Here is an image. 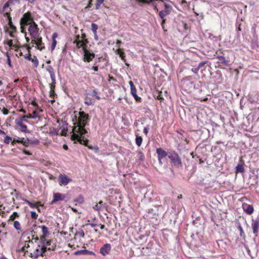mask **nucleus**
Returning <instances> with one entry per match:
<instances>
[{"label": "nucleus", "mask_w": 259, "mask_h": 259, "mask_svg": "<svg viewBox=\"0 0 259 259\" xmlns=\"http://www.w3.org/2000/svg\"><path fill=\"white\" fill-rule=\"evenodd\" d=\"M218 58L220 61L221 63L226 65L227 63V61L226 60L225 58L222 56H218Z\"/></svg>", "instance_id": "nucleus-33"}, {"label": "nucleus", "mask_w": 259, "mask_h": 259, "mask_svg": "<svg viewBox=\"0 0 259 259\" xmlns=\"http://www.w3.org/2000/svg\"><path fill=\"white\" fill-rule=\"evenodd\" d=\"M143 138L142 137L136 135V143L138 147H140L142 143Z\"/></svg>", "instance_id": "nucleus-24"}, {"label": "nucleus", "mask_w": 259, "mask_h": 259, "mask_svg": "<svg viewBox=\"0 0 259 259\" xmlns=\"http://www.w3.org/2000/svg\"><path fill=\"white\" fill-rule=\"evenodd\" d=\"M37 117V114L36 111H33L32 114H29L27 115H24L22 116L20 119L24 121L25 122H27V118H33L35 119Z\"/></svg>", "instance_id": "nucleus-15"}, {"label": "nucleus", "mask_w": 259, "mask_h": 259, "mask_svg": "<svg viewBox=\"0 0 259 259\" xmlns=\"http://www.w3.org/2000/svg\"><path fill=\"white\" fill-rule=\"evenodd\" d=\"M28 30L32 39L37 38L39 36H40L39 28L35 22H31V23L29 25Z\"/></svg>", "instance_id": "nucleus-3"}, {"label": "nucleus", "mask_w": 259, "mask_h": 259, "mask_svg": "<svg viewBox=\"0 0 259 259\" xmlns=\"http://www.w3.org/2000/svg\"><path fill=\"white\" fill-rule=\"evenodd\" d=\"M199 70V69L198 68V67H196V68H193L192 69V71L195 73V74H197L198 73V70Z\"/></svg>", "instance_id": "nucleus-55"}, {"label": "nucleus", "mask_w": 259, "mask_h": 259, "mask_svg": "<svg viewBox=\"0 0 259 259\" xmlns=\"http://www.w3.org/2000/svg\"><path fill=\"white\" fill-rule=\"evenodd\" d=\"M115 53H116V54H117V55H118L119 56V57L121 58V59H122V61H123L124 62L125 61V54L122 51V49H119V48L117 49L116 51H115Z\"/></svg>", "instance_id": "nucleus-21"}, {"label": "nucleus", "mask_w": 259, "mask_h": 259, "mask_svg": "<svg viewBox=\"0 0 259 259\" xmlns=\"http://www.w3.org/2000/svg\"><path fill=\"white\" fill-rule=\"evenodd\" d=\"M74 201V202H77L79 204H81L84 201V198L82 196L80 195L77 198L75 199Z\"/></svg>", "instance_id": "nucleus-28"}, {"label": "nucleus", "mask_w": 259, "mask_h": 259, "mask_svg": "<svg viewBox=\"0 0 259 259\" xmlns=\"http://www.w3.org/2000/svg\"><path fill=\"white\" fill-rule=\"evenodd\" d=\"M131 94L134 95V94L137 93V90L135 86L131 88Z\"/></svg>", "instance_id": "nucleus-48"}, {"label": "nucleus", "mask_w": 259, "mask_h": 259, "mask_svg": "<svg viewBox=\"0 0 259 259\" xmlns=\"http://www.w3.org/2000/svg\"><path fill=\"white\" fill-rule=\"evenodd\" d=\"M40 256H44L43 251H42L40 245L38 244L34 251L30 253V256L33 258H37Z\"/></svg>", "instance_id": "nucleus-9"}, {"label": "nucleus", "mask_w": 259, "mask_h": 259, "mask_svg": "<svg viewBox=\"0 0 259 259\" xmlns=\"http://www.w3.org/2000/svg\"><path fill=\"white\" fill-rule=\"evenodd\" d=\"M56 44H57V41L56 40V39L53 40V42H52V46H51V50L52 51H53L55 49Z\"/></svg>", "instance_id": "nucleus-42"}, {"label": "nucleus", "mask_w": 259, "mask_h": 259, "mask_svg": "<svg viewBox=\"0 0 259 259\" xmlns=\"http://www.w3.org/2000/svg\"><path fill=\"white\" fill-rule=\"evenodd\" d=\"M58 181L60 185H67L72 180L67 177L66 175L61 174L58 177Z\"/></svg>", "instance_id": "nucleus-8"}, {"label": "nucleus", "mask_w": 259, "mask_h": 259, "mask_svg": "<svg viewBox=\"0 0 259 259\" xmlns=\"http://www.w3.org/2000/svg\"><path fill=\"white\" fill-rule=\"evenodd\" d=\"M57 36V34L56 33H54L53 34V40L55 39V38Z\"/></svg>", "instance_id": "nucleus-64"}, {"label": "nucleus", "mask_w": 259, "mask_h": 259, "mask_svg": "<svg viewBox=\"0 0 259 259\" xmlns=\"http://www.w3.org/2000/svg\"><path fill=\"white\" fill-rule=\"evenodd\" d=\"M39 227L41 228L42 230V235H44L45 236H48L50 234V233L48 231L49 229L46 226H39Z\"/></svg>", "instance_id": "nucleus-22"}, {"label": "nucleus", "mask_w": 259, "mask_h": 259, "mask_svg": "<svg viewBox=\"0 0 259 259\" xmlns=\"http://www.w3.org/2000/svg\"><path fill=\"white\" fill-rule=\"evenodd\" d=\"M244 163L242 162H240L236 167V172L243 173L245 171L244 168L243 166Z\"/></svg>", "instance_id": "nucleus-20"}, {"label": "nucleus", "mask_w": 259, "mask_h": 259, "mask_svg": "<svg viewBox=\"0 0 259 259\" xmlns=\"http://www.w3.org/2000/svg\"><path fill=\"white\" fill-rule=\"evenodd\" d=\"M32 242V241H31L30 239H29L28 241H25V244L24 245V247L25 248H28L29 247V243Z\"/></svg>", "instance_id": "nucleus-49"}, {"label": "nucleus", "mask_w": 259, "mask_h": 259, "mask_svg": "<svg viewBox=\"0 0 259 259\" xmlns=\"http://www.w3.org/2000/svg\"><path fill=\"white\" fill-rule=\"evenodd\" d=\"M149 126L147 125V126L145 127V128H144V130H143V133L146 135H147L148 132H149Z\"/></svg>", "instance_id": "nucleus-50"}, {"label": "nucleus", "mask_w": 259, "mask_h": 259, "mask_svg": "<svg viewBox=\"0 0 259 259\" xmlns=\"http://www.w3.org/2000/svg\"><path fill=\"white\" fill-rule=\"evenodd\" d=\"M13 2L14 0H8L4 5L1 11L4 16L7 17L8 19L11 17L10 14L12 11L10 6L13 4Z\"/></svg>", "instance_id": "nucleus-4"}, {"label": "nucleus", "mask_w": 259, "mask_h": 259, "mask_svg": "<svg viewBox=\"0 0 259 259\" xmlns=\"http://www.w3.org/2000/svg\"><path fill=\"white\" fill-rule=\"evenodd\" d=\"M157 99L159 100H163V98L162 97L161 92H158V95L157 96Z\"/></svg>", "instance_id": "nucleus-52"}, {"label": "nucleus", "mask_w": 259, "mask_h": 259, "mask_svg": "<svg viewBox=\"0 0 259 259\" xmlns=\"http://www.w3.org/2000/svg\"><path fill=\"white\" fill-rule=\"evenodd\" d=\"M31 44L32 45V46L35 45L36 48L40 51H42L45 49V44L42 42V37L40 36H39L37 38L32 39Z\"/></svg>", "instance_id": "nucleus-7"}, {"label": "nucleus", "mask_w": 259, "mask_h": 259, "mask_svg": "<svg viewBox=\"0 0 259 259\" xmlns=\"http://www.w3.org/2000/svg\"><path fill=\"white\" fill-rule=\"evenodd\" d=\"M77 234H78L81 237H83L84 236V233L82 230L77 232Z\"/></svg>", "instance_id": "nucleus-58"}, {"label": "nucleus", "mask_w": 259, "mask_h": 259, "mask_svg": "<svg viewBox=\"0 0 259 259\" xmlns=\"http://www.w3.org/2000/svg\"><path fill=\"white\" fill-rule=\"evenodd\" d=\"M31 22H34L32 17H31V13L29 12L25 13L22 17L21 18L20 24H24V25H30Z\"/></svg>", "instance_id": "nucleus-6"}, {"label": "nucleus", "mask_w": 259, "mask_h": 259, "mask_svg": "<svg viewBox=\"0 0 259 259\" xmlns=\"http://www.w3.org/2000/svg\"><path fill=\"white\" fill-rule=\"evenodd\" d=\"M24 58L25 59H27L28 60H30L31 59V56L30 55V54L29 53L28 54H26L25 56H24Z\"/></svg>", "instance_id": "nucleus-53"}, {"label": "nucleus", "mask_w": 259, "mask_h": 259, "mask_svg": "<svg viewBox=\"0 0 259 259\" xmlns=\"http://www.w3.org/2000/svg\"><path fill=\"white\" fill-rule=\"evenodd\" d=\"M206 63V61H203L199 63L198 66V68L200 69Z\"/></svg>", "instance_id": "nucleus-51"}, {"label": "nucleus", "mask_w": 259, "mask_h": 259, "mask_svg": "<svg viewBox=\"0 0 259 259\" xmlns=\"http://www.w3.org/2000/svg\"><path fill=\"white\" fill-rule=\"evenodd\" d=\"M88 95L95 97L98 100L100 99V97L99 96H98L97 92L95 90H92L91 92L88 93Z\"/></svg>", "instance_id": "nucleus-23"}, {"label": "nucleus", "mask_w": 259, "mask_h": 259, "mask_svg": "<svg viewBox=\"0 0 259 259\" xmlns=\"http://www.w3.org/2000/svg\"><path fill=\"white\" fill-rule=\"evenodd\" d=\"M156 153L158 155V159H163L167 155V153L161 148L156 149Z\"/></svg>", "instance_id": "nucleus-14"}, {"label": "nucleus", "mask_w": 259, "mask_h": 259, "mask_svg": "<svg viewBox=\"0 0 259 259\" xmlns=\"http://www.w3.org/2000/svg\"><path fill=\"white\" fill-rule=\"evenodd\" d=\"M79 117L77 122V125L74 126L73 128V134L71 136L72 140H77L80 144L87 146V140L81 138V137L87 133L84 127L88 125V122L90 120L88 114L83 111L78 112Z\"/></svg>", "instance_id": "nucleus-1"}, {"label": "nucleus", "mask_w": 259, "mask_h": 259, "mask_svg": "<svg viewBox=\"0 0 259 259\" xmlns=\"http://www.w3.org/2000/svg\"><path fill=\"white\" fill-rule=\"evenodd\" d=\"M8 20V25L10 26V27L12 29V30H14V31H16V27L13 24L12 21V18L10 17Z\"/></svg>", "instance_id": "nucleus-26"}, {"label": "nucleus", "mask_w": 259, "mask_h": 259, "mask_svg": "<svg viewBox=\"0 0 259 259\" xmlns=\"http://www.w3.org/2000/svg\"><path fill=\"white\" fill-rule=\"evenodd\" d=\"M238 229H239V233H240V235L241 237H242L243 238H245V235L244 233V231H243V228L242 227H241V225L239 224L238 226Z\"/></svg>", "instance_id": "nucleus-27"}, {"label": "nucleus", "mask_w": 259, "mask_h": 259, "mask_svg": "<svg viewBox=\"0 0 259 259\" xmlns=\"http://www.w3.org/2000/svg\"><path fill=\"white\" fill-rule=\"evenodd\" d=\"M168 158L175 166H181L182 165L181 158L176 152H174L171 153L168 156Z\"/></svg>", "instance_id": "nucleus-5"}, {"label": "nucleus", "mask_w": 259, "mask_h": 259, "mask_svg": "<svg viewBox=\"0 0 259 259\" xmlns=\"http://www.w3.org/2000/svg\"><path fill=\"white\" fill-rule=\"evenodd\" d=\"M29 140L28 139H25L24 138H22V144H23L25 146H28L29 144Z\"/></svg>", "instance_id": "nucleus-36"}, {"label": "nucleus", "mask_w": 259, "mask_h": 259, "mask_svg": "<svg viewBox=\"0 0 259 259\" xmlns=\"http://www.w3.org/2000/svg\"><path fill=\"white\" fill-rule=\"evenodd\" d=\"M98 28V26L96 24H95L94 23H92L91 29L93 31L94 34H96V33H97V30Z\"/></svg>", "instance_id": "nucleus-29"}, {"label": "nucleus", "mask_w": 259, "mask_h": 259, "mask_svg": "<svg viewBox=\"0 0 259 259\" xmlns=\"http://www.w3.org/2000/svg\"><path fill=\"white\" fill-rule=\"evenodd\" d=\"M22 138H18L17 139H14L12 144H13L15 143H22Z\"/></svg>", "instance_id": "nucleus-43"}, {"label": "nucleus", "mask_w": 259, "mask_h": 259, "mask_svg": "<svg viewBox=\"0 0 259 259\" xmlns=\"http://www.w3.org/2000/svg\"><path fill=\"white\" fill-rule=\"evenodd\" d=\"M111 245L107 243L102 246L100 249V252L103 255H106L109 253L111 250Z\"/></svg>", "instance_id": "nucleus-10"}, {"label": "nucleus", "mask_w": 259, "mask_h": 259, "mask_svg": "<svg viewBox=\"0 0 259 259\" xmlns=\"http://www.w3.org/2000/svg\"><path fill=\"white\" fill-rule=\"evenodd\" d=\"M74 254L75 255H89V254H92L94 255L95 253L89 251L86 249L83 250H77L74 252Z\"/></svg>", "instance_id": "nucleus-17"}, {"label": "nucleus", "mask_w": 259, "mask_h": 259, "mask_svg": "<svg viewBox=\"0 0 259 259\" xmlns=\"http://www.w3.org/2000/svg\"><path fill=\"white\" fill-rule=\"evenodd\" d=\"M243 208L248 214H251L253 212V208L252 205L247 204H243Z\"/></svg>", "instance_id": "nucleus-16"}, {"label": "nucleus", "mask_w": 259, "mask_h": 259, "mask_svg": "<svg viewBox=\"0 0 259 259\" xmlns=\"http://www.w3.org/2000/svg\"><path fill=\"white\" fill-rule=\"evenodd\" d=\"M14 227L17 230H21V226L20 223L17 221H14Z\"/></svg>", "instance_id": "nucleus-34"}, {"label": "nucleus", "mask_w": 259, "mask_h": 259, "mask_svg": "<svg viewBox=\"0 0 259 259\" xmlns=\"http://www.w3.org/2000/svg\"><path fill=\"white\" fill-rule=\"evenodd\" d=\"M16 31H14V30H12L10 32V35L11 37H14V33Z\"/></svg>", "instance_id": "nucleus-63"}, {"label": "nucleus", "mask_w": 259, "mask_h": 259, "mask_svg": "<svg viewBox=\"0 0 259 259\" xmlns=\"http://www.w3.org/2000/svg\"><path fill=\"white\" fill-rule=\"evenodd\" d=\"M50 77H51V80L56 79L55 72L51 74H50Z\"/></svg>", "instance_id": "nucleus-59"}, {"label": "nucleus", "mask_w": 259, "mask_h": 259, "mask_svg": "<svg viewBox=\"0 0 259 259\" xmlns=\"http://www.w3.org/2000/svg\"><path fill=\"white\" fill-rule=\"evenodd\" d=\"M251 227L252 228L253 233L255 234V236H257L258 230L259 229V222L257 220H252V223L251 224Z\"/></svg>", "instance_id": "nucleus-13"}, {"label": "nucleus", "mask_w": 259, "mask_h": 259, "mask_svg": "<svg viewBox=\"0 0 259 259\" xmlns=\"http://www.w3.org/2000/svg\"><path fill=\"white\" fill-rule=\"evenodd\" d=\"M97 63V61L95 62V63L94 64V65L92 67V69L95 71H98V67L97 66H95V65L96 64V63Z\"/></svg>", "instance_id": "nucleus-57"}, {"label": "nucleus", "mask_w": 259, "mask_h": 259, "mask_svg": "<svg viewBox=\"0 0 259 259\" xmlns=\"http://www.w3.org/2000/svg\"><path fill=\"white\" fill-rule=\"evenodd\" d=\"M4 44H7L9 47H12L13 46V40H10L8 41H5L4 42Z\"/></svg>", "instance_id": "nucleus-45"}, {"label": "nucleus", "mask_w": 259, "mask_h": 259, "mask_svg": "<svg viewBox=\"0 0 259 259\" xmlns=\"http://www.w3.org/2000/svg\"><path fill=\"white\" fill-rule=\"evenodd\" d=\"M104 207L103 202L100 201L98 203H97L95 206H93V209L95 210L99 211L103 209Z\"/></svg>", "instance_id": "nucleus-19"}, {"label": "nucleus", "mask_w": 259, "mask_h": 259, "mask_svg": "<svg viewBox=\"0 0 259 259\" xmlns=\"http://www.w3.org/2000/svg\"><path fill=\"white\" fill-rule=\"evenodd\" d=\"M55 244V243H53V241L52 240H48L46 243L45 244L44 246H46L47 247H51L52 245Z\"/></svg>", "instance_id": "nucleus-38"}, {"label": "nucleus", "mask_w": 259, "mask_h": 259, "mask_svg": "<svg viewBox=\"0 0 259 259\" xmlns=\"http://www.w3.org/2000/svg\"><path fill=\"white\" fill-rule=\"evenodd\" d=\"M19 215L16 212H13V213L10 216V220L14 221L16 218H18Z\"/></svg>", "instance_id": "nucleus-37"}, {"label": "nucleus", "mask_w": 259, "mask_h": 259, "mask_svg": "<svg viewBox=\"0 0 259 259\" xmlns=\"http://www.w3.org/2000/svg\"><path fill=\"white\" fill-rule=\"evenodd\" d=\"M24 121H22L21 119L18 120L16 119L15 122L16 124L20 127V131L23 133H29V131L27 129V126L23 123Z\"/></svg>", "instance_id": "nucleus-12"}, {"label": "nucleus", "mask_w": 259, "mask_h": 259, "mask_svg": "<svg viewBox=\"0 0 259 259\" xmlns=\"http://www.w3.org/2000/svg\"><path fill=\"white\" fill-rule=\"evenodd\" d=\"M55 95H56V94L55 93V91L53 90H50V97L51 98H54Z\"/></svg>", "instance_id": "nucleus-47"}, {"label": "nucleus", "mask_w": 259, "mask_h": 259, "mask_svg": "<svg viewBox=\"0 0 259 259\" xmlns=\"http://www.w3.org/2000/svg\"><path fill=\"white\" fill-rule=\"evenodd\" d=\"M84 103L89 106V105H91L93 104V102H92V100L91 98L88 97H86L85 98V101H84Z\"/></svg>", "instance_id": "nucleus-32"}, {"label": "nucleus", "mask_w": 259, "mask_h": 259, "mask_svg": "<svg viewBox=\"0 0 259 259\" xmlns=\"http://www.w3.org/2000/svg\"><path fill=\"white\" fill-rule=\"evenodd\" d=\"M104 0H97V3H98V5H101L103 2Z\"/></svg>", "instance_id": "nucleus-61"}, {"label": "nucleus", "mask_w": 259, "mask_h": 259, "mask_svg": "<svg viewBox=\"0 0 259 259\" xmlns=\"http://www.w3.org/2000/svg\"><path fill=\"white\" fill-rule=\"evenodd\" d=\"M132 95L137 101L141 102L142 99L140 97H138L137 93L134 94V95Z\"/></svg>", "instance_id": "nucleus-41"}, {"label": "nucleus", "mask_w": 259, "mask_h": 259, "mask_svg": "<svg viewBox=\"0 0 259 259\" xmlns=\"http://www.w3.org/2000/svg\"><path fill=\"white\" fill-rule=\"evenodd\" d=\"M46 70L48 72H49L50 75L53 73H54V68L52 67V66L49 65V66H48L46 68Z\"/></svg>", "instance_id": "nucleus-35"}, {"label": "nucleus", "mask_w": 259, "mask_h": 259, "mask_svg": "<svg viewBox=\"0 0 259 259\" xmlns=\"http://www.w3.org/2000/svg\"><path fill=\"white\" fill-rule=\"evenodd\" d=\"M41 248L42 249V251H43V255H45V253L47 251H54L56 249V245L53 244L51 247H47L46 246H42L40 245Z\"/></svg>", "instance_id": "nucleus-18"}, {"label": "nucleus", "mask_w": 259, "mask_h": 259, "mask_svg": "<svg viewBox=\"0 0 259 259\" xmlns=\"http://www.w3.org/2000/svg\"><path fill=\"white\" fill-rule=\"evenodd\" d=\"M21 26V31L22 33H24L25 35L26 34V30H25V26H27L26 25H24V24H20Z\"/></svg>", "instance_id": "nucleus-40"}, {"label": "nucleus", "mask_w": 259, "mask_h": 259, "mask_svg": "<svg viewBox=\"0 0 259 259\" xmlns=\"http://www.w3.org/2000/svg\"><path fill=\"white\" fill-rule=\"evenodd\" d=\"M6 56H7V63L8 64V65L11 67H12V64H11V60H10V56L9 55V54L8 52H6L5 53Z\"/></svg>", "instance_id": "nucleus-39"}, {"label": "nucleus", "mask_w": 259, "mask_h": 259, "mask_svg": "<svg viewBox=\"0 0 259 259\" xmlns=\"http://www.w3.org/2000/svg\"><path fill=\"white\" fill-rule=\"evenodd\" d=\"M12 138L9 136L5 137L4 139V142L6 144H9Z\"/></svg>", "instance_id": "nucleus-44"}, {"label": "nucleus", "mask_w": 259, "mask_h": 259, "mask_svg": "<svg viewBox=\"0 0 259 259\" xmlns=\"http://www.w3.org/2000/svg\"><path fill=\"white\" fill-rule=\"evenodd\" d=\"M30 61L33 63L35 67H37L38 66V60L36 56H33Z\"/></svg>", "instance_id": "nucleus-30"}, {"label": "nucleus", "mask_w": 259, "mask_h": 259, "mask_svg": "<svg viewBox=\"0 0 259 259\" xmlns=\"http://www.w3.org/2000/svg\"><path fill=\"white\" fill-rule=\"evenodd\" d=\"M55 87V85L52 84L51 83L50 84V90H54Z\"/></svg>", "instance_id": "nucleus-60"}, {"label": "nucleus", "mask_w": 259, "mask_h": 259, "mask_svg": "<svg viewBox=\"0 0 259 259\" xmlns=\"http://www.w3.org/2000/svg\"><path fill=\"white\" fill-rule=\"evenodd\" d=\"M31 217L32 219H36L37 217V214L35 211H31Z\"/></svg>", "instance_id": "nucleus-46"}, {"label": "nucleus", "mask_w": 259, "mask_h": 259, "mask_svg": "<svg viewBox=\"0 0 259 259\" xmlns=\"http://www.w3.org/2000/svg\"><path fill=\"white\" fill-rule=\"evenodd\" d=\"M47 237V236H45L44 235H42L41 236H40V245H42V246H44L45 244L47 241L46 240V237Z\"/></svg>", "instance_id": "nucleus-31"}, {"label": "nucleus", "mask_w": 259, "mask_h": 259, "mask_svg": "<svg viewBox=\"0 0 259 259\" xmlns=\"http://www.w3.org/2000/svg\"><path fill=\"white\" fill-rule=\"evenodd\" d=\"M157 206H154V208H150L148 209V213L150 215H156L157 214V211L156 210L157 209Z\"/></svg>", "instance_id": "nucleus-25"}, {"label": "nucleus", "mask_w": 259, "mask_h": 259, "mask_svg": "<svg viewBox=\"0 0 259 259\" xmlns=\"http://www.w3.org/2000/svg\"><path fill=\"white\" fill-rule=\"evenodd\" d=\"M6 234V232H3L1 230H0V237H3V236H5Z\"/></svg>", "instance_id": "nucleus-62"}, {"label": "nucleus", "mask_w": 259, "mask_h": 259, "mask_svg": "<svg viewBox=\"0 0 259 259\" xmlns=\"http://www.w3.org/2000/svg\"><path fill=\"white\" fill-rule=\"evenodd\" d=\"M53 197L52 203H54L57 201L64 200L66 198V195L60 193H56L54 194Z\"/></svg>", "instance_id": "nucleus-11"}, {"label": "nucleus", "mask_w": 259, "mask_h": 259, "mask_svg": "<svg viewBox=\"0 0 259 259\" xmlns=\"http://www.w3.org/2000/svg\"><path fill=\"white\" fill-rule=\"evenodd\" d=\"M84 35H82L81 36L83 39L82 40H79V35L77 36V39H76L74 41V43L76 44V46L78 48H82L83 50V60L84 61H87L88 62H90L91 61L93 58L95 57V54L91 52L89 50L86 49L84 47L86 44L88 43V40L84 38Z\"/></svg>", "instance_id": "nucleus-2"}, {"label": "nucleus", "mask_w": 259, "mask_h": 259, "mask_svg": "<svg viewBox=\"0 0 259 259\" xmlns=\"http://www.w3.org/2000/svg\"><path fill=\"white\" fill-rule=\"evenodd\" d=\"M3 113L5 115H7L8 113H9V110L5 108H4L3 109Z\"/></svg>", "instance_id": "nucleus-56"}, {"label": "nucleus", "mask_w": 259, "mask_h": 259, "mask_svg": "<svg viewBox=\"0 0 259 259\" xmlns=\"http://www.w3.org/2000/svg\"><path fill=\"white\" fill-rule=\"evenodd\" d=\"M26 202H27L28 204L29 205V206L31 208H34L36 206V204H33L31 202H30V201L27 200Z\"/></svg>", "instance_id": "nucleus-54"}]
</instances>
